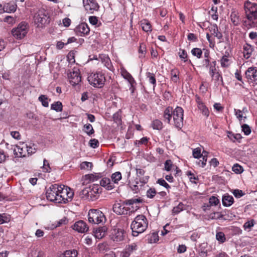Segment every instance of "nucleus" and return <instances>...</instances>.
Returning <instances> with one entry per match:
<instances>
[{
	"mask_svg": "<svg viewBox=\"0 0 257 257\" xmlns=\"http://www.w3.org/2000/svg\"><path fill=\"white\" fill-rule=\"evenodd\" d=\"M100 58L104 66L109 70L113 71L114 70L110 58L106 55H101Z\"/></svg>",
	"mask_w": 257,
	"mask_h": 257,
	"instance_id": "412c9836",
	"label": "nucleus"
},
{
	"mask_svg": "<svg viewBox=\"0 0 257 257\" xmlns=\"http://www.w3.org/2000/svg\"><path fill=\"white\" fill-rule=\"evenodd\" d=\"M254 225V220H251L246 222L243 225V228L245 230H250V229Z\"/></svg>",
	"mask_w": 257,
	"mask_h": 257,
	"instance_id": "4d7b16f0",
	"label": "nucleus"
},
{
	"mask_svg": "<svg viewBox=\"0 0 257 257\" xmlns=\"http://www.w3.org/2000/svg\"><path fill=\"white\" fill-rule=\"evenodd\" d=\"M121 74L123 77L125 79L127 80L129 83H136L135 80H134V78L132 77L131 74L129 73L126 70L122 71L121 72Z\"/></svg>",
	"mask_w": 257,
	"mask_h": 257,
	"instance_id": "c756f323",
	"label": "nucleus"
},
{
	"mask_svg": "<svg viewBox=\"0 0 257 257\" xmlns=\"http://www.w3.org/2000/svg\"><path fill=\"white\" fill-rule=\"evenodd\" d=\"M179 71L177 69H172L171 71V79L174 82L176 83L179 80Z\"/></svg>",
	"mask_w": 257,
	"mask_h": 257,
	"instance_id": "2f4dec72",
	"label": "nucleus"
},
{
	"mask_svg": "<svg viewBox=\"0 0 257 257\" xmlns=\"http://www.w3.org/2000/svg\"><path fill=\"white\" fill-rule=\"evenodd\" d=\"M186 174L188 176L189 180L191 182L196 183V180H197V178L193 173H191V171H187Z\"/></svg>",
	"mask_w": 257,
	"mask_h": 257,
	"instance_id": "0e129e2a",
	"label": "nucleus"
},
{
	"mask_svg": "<svg viewBox=\"0 0 257 257\" xmlns=\"http://www.w3.org/2000/svg\"><path fill=\"white\" fill-rule=\"evenodd\" d=\"M157 191L154 188H150L147 190L146 195L149 198H153L156 195Z\"/></svg>",
	"mask_w": 257,
	"mask_h": 257,
	"instance_id": "09e8293b",
	"label": "nucleus"
},
{
	"mask_svg": "<svg viewBox=\"0 0 257 257\" xmlns=\"http://www.w3.org/2000/svg\"><path fill=\"white\" fill-rule=\"evenodd\" d=\"M193 155L195 158H199L202 155L201 154V150L199 148L194 149L193 151Z\"/></svg>",
	"mask_w": 257,
	"mask_h": 257,
	"instance_id": "e2e57ef3",
	"label": "nucleus"
},
{
	"mask_svg": "<svg viewBox=\"0 0 257 257\" xmlns=\"http://www.w3.org/2000/svg\"><path fill=\"white\" fill-rule=\"evenodd\" d=\"M147 77L149 79V82L153 85V88L154 89L156 84V80L155 74L149 72L147 73Z\"/></svg>",
	"mask_w": 257,
	"mask_h": 257,
	"instance_id": "a19ab883",
	"label": "nucleus"
},
{
	"mask_svg": "<svg viewBox=\"0 0 257 257\" xmlns=\"http://www.w3.org/2000/svg\"><path fill=\"white\" fill-rule=\"evenodd\" d=\"M197 107L201 111L203 115L206 117L209 116V111L204 103L199 104Z\"/></svg>",
	"mask_w": 257,
	"mask_h": 257,
	"instance_id": "e433bc0d",
	"label": "nucleus"
},
{
	"mask_svg": "<svg viewBox=\"0 0 257 257\" xmlns=\"http://www.w3.org/2000/svg\"><path fill=\"white\" fill-rule=\"evenodd\" d=\"M157 183L159 184L160 185L164 187L167 189H169L171 188L170 186L166 182V181L164 179L162 178L159 179L157 181Z\"/></svg>",
	"mask_w": 257,
	"mask_h": 257,
	"instance_id": "864d4df0",
	"label": "nucleus"
},
{
	"mask_svg": "<svg viewBox=\"0 0 257 257\" xmlns=\"http://www.w3.org/2000/svg\"><path fill=\"white\" fill-rule=\"evenodd\" d=\"M17 5L14 2L7 3L4 6L5 12L7 13L15 12L17 10Z\"/></svg>",
	"mask_w": 257,
	"mask_h": 257,
	"instance_id": "393cba45",
	"label": "nucleus"
},
{
	"mask_svg": "<svg viewBox=\"0 0 257 257\" xmlns=\"http://www.w3.org/2000/svg\"><path fill=\"white\" fill-rule=\"evenodd\" d=\"M223 215L220 212H214L210 215V218L212 219H218L222 218Z\"/></svg>",
	"mask_w": 257,
	"mask_h": 257,
	"instance_id": "680f3d73",
	"label": "nucleus"
},
{
	"mask_svg": "<svg viewBox=\"0 0 257 257\" xmlns=\"http://www.w3.org/2000/svg\"><path fill=\"white\" fill-rule=\"evenodd\" d=\"M232 170L234 173L236 174H240L243 171V168L237 164H234L233 166Z\"/></svg>",
	"mask_w": 257,
	"mask_h": 257,
	"instance_id": "8fccbe9b",
	"label": "nucleus"
},
{
	"mask_svg": "<svg viewBox=\"0 0 257 257\" xmlns=\"http://www.w3.org/2000/svg\"><path fill=\"white\" fill-rule=\"evenodd\" d=\"M104 75L100 72L92 73L88 77V81L90 85L96 88L102 87L105 82Z\"/></svg>",
	"mask_w": 257,
	"mask_h": 257,
	"instance_id": "6e6552de",
	"label": "nucleus"
},
{
	"mask_svg": "<svg viewBox=\"0 0 257 257\" xmlns=\"http://www.w3.org/2000/svg\"><path fill=\"white\" fill-rule=\"evenodd\" d=\"M222 202L223 206L228 207L233 204L234 199L232 196L226 194L223 196Z\"/></svg>",
	"mask_w": 257,
	"mask_h": 257,
	"instance_id": "4be33fe9",
	"label": "nucleus"
},
{
	"mask_svg": "<svg viewBox=\"0 0 257 257\" xmlns=\"http://www.w3.org/2000/svg\"><path fill=\"white\" fill-rule=\"evenodd\" d=\"M83 3L85 10L90 13L98 11L99 8L95 0H83Z\"/></svg>",
	"mask_w": 257,
	"mask_h": 257,
	"instance_id": "f8f14e48",
	"label": "nucleus"
},
{
	"mask_svg": "<svg viewBox=\"0 0 257 257\" xmlns=\"http://www.w3.org/2000/svg\"><path fill=\"white\" fill-rule=\"evenodd\" d=\"M216 65V62L215 61L210 63L209 73L211 77L219 71L217 70Z\"/></svg>",
	"mask_w": 257,
	"mask_h": 257,
	"instance_id": "4c0bfd02",
	"label": "nucleus"
},
{
	"mask_svg": "<svg viewBox=\"0 0 257 257\" xmlns=\"http://www.w3.org/2000/svg\"><path fill=\"white\" fill-rule=\"evenodd\" d=\"M111 180L113 183H118V182L121 179V174L119 172H116L111 175Z\"/></svg>",
	"mask_w": 257,
	"mask_h": 257,
	"instance_id": "58836bf2",
	"label": "nucleus"
},
{
	"mask_svg": "<svg viewBox=\"0 0 257 257\" xmlns=\"http://www.w3.org/2000/svg\"><path fill=\"white\" fill-rule=\"evenodd\" d=\"M77 251L76 250H66L64 253L60 255L59 257H77Z\"/></svg>",
	"mask_w": 257,
	"mask_h": 257,
	"instance_id": "7c9ffc66",
	"label": "nucleus"
},
{
	"mask_svg": "<svg viewBox=\"0 0 257 257\" xmlns=\"http://www.w3.org/2000/svg\"><path fill=\"white\" fill-rule=\"evenodd\" d=\"M62 104L60 101H57L52 104L51 105V108L53 109L57 112H60L62 110Z\"/></svg>",
	"mask_w": 257,
	"mask_h": 257,
	"instance_id": "f704fd0d",
	"label": "nucleus"
},
{
	"mask_svg": "<svg viewBox=\"0 0 257 257\" xmlns=\"http://www.w3.org/2000/svg\"><path fill=\"white\" fill-rule=\"evenodd\" d=\"M140 198H132L124 201H116L113 205V211L118 215H127L129 214V209L125 205H134L136 203H142Z\"/></svg>",
	"mask_w": 257,
	"mask_h": 257,
	"instance_id": "7ed1b4c3",
	"label": "nucleus"
},
{
	"mask_svg": "<svg viewBox=\"0 0 257 257\" xmlns=\"http://www.w3.org/2000/svg\"><path fill=\"white\" fill-rule=\"evenodd\" d=\"M34 20L38 27H42L49 23L48 13L44 9H39L35 14Z\"/></svg>",
	"mask_w": 257,
	"mask_h": 257,
	"instance_id": "0eeeda50",
	"label": "nucleus"
},
{
	"mask_svg": "<svg viewBox=\"0 0 257 257\" xmlns=\"http://www.w3.org/2000/svg\"><path fill=\"white\" fill-rule=\"evenodd\" d=\"M249 38L257 45V32H251L249 34Z\"/></svg>",
	"mask_w": 257,
	"mask_h": 257,
	"instance_id": "bf43d9fd",
	"label": "nucleus"
},
{
	"mask_svg": "<svg viewBox=\"0 0 257 257\" xmlns=\"http://www.w3.org/2000/svg\"><path fill=\"white\" fill-rule=\"evenodd\" d=\"M92 167V164L89 162H83L81 163L80 167L81 170H90Z\"/></svg>",
	"mask_w": 257,
	"mask_h": 257,
	"instance_id": "ea45409f",
	"label": "nucleus"
},
{
	"mask_svg": "<svg viewBox=\"0 0 257 257\" xmlns=\"http://www.w3.org/2000/svg\"><path fill=\"white\" fill-rule=\"evenodd\" d=\"M211 77L212 79H214L216 81H219L220 80L222 83L223 82L221 74L219 71L216 73L214 74V75L212 76Z\"/></svg>",
	"mask_w": 257,
	"mask_h": 257,
	"instance_id": "6e6d98bb",
	"label": "nucleus"
},
{
	"mask_svg": "<svg viewBox=\"0 0 257 257\" xmlns=\"http://www.w3.org/2000/svg\"><path fill=\"white\" fill-rule=\"evenodd\" d=\"M74 31L77 35L84 36L89 33L90 29L87 24L82 23L74 29Z\"/></svg>",
	"mask_w": 257,
	"mask_h": 257,
	"instance_id": "dca6fc26",
	"label": "nucleus"
},
{
	"mask_svg": "<svg viewBox=\"0 0 257 257\" xmlns=\"http://www.w3.org/2000/svg\"><path fill=\"white\" fill-rule=\"evenodd\" d=\"M107 231V227L105 226L97 228L93 231L94 235L95 238L101 239L104 236Z\"/></svg>",
	"mask_w": 257,
	"mask_h": 257,
	"instance_id": "6ab92c4d",
	"label": "nucleus"
},
{
	"mask_svg": "<svg viewBox=\"0 0 257 257\" xmlns=\"http://www.w3.org/2000/svg\"><path fill=\"white\" fill-rule=\"evenodd\" d=\"M165 170L167 171H170L173 166L172 162L171 160H167L165 161Z\"/></svg>",
	"mask_w": 257,
	"mask_h": 257,
	"instance_id": "13d9d810",
	"label": "nucleus"
},
{
	"mask_svg": "<svg viewBox=\"0 0 257 257\" xmlns=\"http://www.w3.org/2000/svg\"><path fill=\"white\" fill-rule=\"evenodd\" d=\"M101 177V174L100 173L90 174L85 176L86 179L89 180L91 182L96 181Z\"/></svg>",
	"mask_w": 257,
	"mask_h": 257,
	"instance_id": "c85d7f7f",
	"label": "nucleus"
},
{
	"mask_svg": "<svg viewBox=\"0 0 257 257\" xmlns=\"http://www.w3.org/2000/svg\"><path fill=\"white\" fill-rule=\"evenodd\" d=\"M147 219L144 215H138L131 224L132 235L137 236L140 233L143 232L148 227Z\"/></svg>",
	"mask_w": 257,
	"mask_h": 257,
	"instance_id": "f03ea898",
	"label": "nucleus"
},
{
	"mask_svg": "<svg viewBox=\"0 0 257 257\" xmlns=\"http://www.w3.org/2000/svg\"><path fill=\"white\" fill-rule=\"evenodd\" d=\"M74 195L73 192L69 187L59 185V193L57 197L58 203H66L70 201Z\"/></svg>",
	"mask_w": 257,
	"mask_h": 257,
	"instance_id": "39448f33",
	"label": "nucleus"
},
{
	"mask_svg": "<svg viewBox=\"0 0 257 257\" xmlns=\"http://www.w3.org/2000/svg\"><path fill=\"white\" fill-rule=\"evenodd\" d=\"M43 168L44 171L45 172H50L51 171V168L50 167L49 161L46 159H44L43 161Z\"/></svg>",
	"mask_w": 257,
	"mask_h": 257,
	"instance_id": "3c124183",
	"label": "nucleus"
},
{
	"mask_svg": "<svg viewBox=\"0 0 257 257\" xmlns=\"http://www.w3.org/2000/svg\"><path fill=\"white\" fill-rule=\"evenodd\" d=\"M72 228L73 230L81 233H86L89 230V226L86 222L81 220L76 221L72 226Z\"/></svg>",
	"mask_w": 257,
	"mask_h": 257,
	"instance_id": "ddd939ff",
	"label": "nucleus"
},
{
	"mask_svg": "<svg viewBox=\"0 0 257 257\" xmlns=\"http://www.w3.org/2000/svg\"><path fill=\"white\" fill-rule=\"evenodd\" d=\"M244 8L248 21L253 27H257V4L248 1L246 2L244 5Z\"/></svg>",
	"mask_w": 257,
	"mask_h": 257,
	"instance_id": "20e7f679",
	"label": "nucleus"
},
{
	"mask_svg": "<svg viewBox=\"0 0 257 257\" xmlns=\"http://www.w3.org/2000/svg\"><path fill=\"white\" fill-rule=\"evenodd\" d=\"M28 33L27 24L25 22L20 23L18 26L12 31L13 36L17 39L24 38Z\"/></svg>",
	"mask_w": 257,
	"mask_h": 257,
	"instance_id": "1a4fd4ad",
	"label": "nucleus"
},
{
	"mask_svg": "<svg viewBox=\"0 0 257 257\" xmlns=\"http://www.w3.org/2000/svg\"><path fill=\"white\" fill-rule=\"evenodd\" d=\"M219 203V200L215 196H211L209 200L210 206H216Z\"/></svg>",
	"mask_w": 257,
	"mask_h": 257,
	"instance_id": "603ef678",
	"label": "nucleus"
},
{
	"mask_svg": "<svg viewBox=\"0 0 257 257\" xmlns=\"http://www.w3.org/2000/svg\"><path fill=\"white\" fill-rule=\"evenodd\" d=\"M227 136L228 138L232 142H235V141L240 142V140L242 139V137L239 134H233L232 132H228Z\"/></svg>",
	"mask_w": 257,
	"mask_h": 257,
	"instance_id": "bb28decb",
	"label": "nucleus"
},
{
	"mask_svg": "<svg viewBox=\"0 0 257 257\" xmlns=\"http://www.w3.org/2000/svg\"><path fill=\"white\" fill-rule=\"evenodd\" d=\"M89 144L91 147L96 148L98 146L99 142L97 140L93 139L90 140Z\"/></svg>",
	"mask_w": 257,
	"mask_h": 257,
	"instance_id": "338daca9",
	"label": "nucleus"
},
{
	"mask_svg": "<svg viewBox=\"0 0 257 257\" xmlns=\"http://www.w3.org/2000/svg\"><path fill=\"white\" fill-rule=\"evenodd\" d=\"M209 29L211 35H214L219 40L222 38V35L221 33L219 32L218 27L216 24L211 26Z\"/></svg>",
	"mask_w": 257,
	"mask_h": 257,
	"instance_id": "b1692460",
	"label": "nucleus"
},
{
	"mask_svg": "<svg viewBox=\"0 0 257 257\" xmlns=\"http://www.w3.org/2000/svg\"><path fill=\"white\" fill-rule=\"evenodd\" d=\"M90 190V198L92 200L96 199L101 192L102 189L98 185H93L89 187Z\"/></svg>",
	"mask_w": 257,
	"mask_h": 257,
	"instance_id": "a211bd4d",
	"label": "nucleus"
},
{
	"mask_svg": "<svg viewBox=\"0 0 257 257\" xmlns=\"http://www.w3.org/2000/svg\"><path fill=\"white\" fill-rule=\"evenodd\" d=\"M141 25L143 30L146 32H151L152 30L150 23L146 19L141 21Z\"/></svg>",
	"mask_w": 257,
	"mask_h": 257,
	"instance_id": "a878e982",
	"label": "nucleus"
},
{
	"mask_svg": "<svg viewBox=\"0 0 257 257\" xmlns=\"http://www.w3.org/2000/svg\"><path fill=\"white\" fill-rule=\"evenodd\" d=\"M232 193L236 198H240L244 195V193L241 190L235 189L233 191Z\"/></svg>",
	"mask_w": 257,
	"mask_h": 257,
	"instance_id": "052dcab7",
	"label": "nucleus"
},
{
	"mask_svg": "<svg viewBox=\"0 0 257 257\" xmlns=\"http://www.w3.org/2000/svg\"><path fill=\"white\" fill-rule=\"evenodd\" d=\"M17 150L15 149L14 150V152L15 155L18 157H26L28 156L27 149L28 146L27 144H25V143H22L20 146H16Z\"/></svg>",
	"mask_w": 257,
	"mask_h": 257,
	"instance_id": "f3484780",
	"label": "nucleus"
},
{
	"mask_svg": "<svg viewBox=\"0 0 257 257\" xmlns=\"http://www.w3.org/2000/svg\"><path fill=\"white\" fill-rule=\"evenodd\" d=\"M216 239L220 243H224L226 241V237L223 232L219 231L216 232Z\"/></svg>",
	"mask_w": 257,
	"mask_h": 257,
	"instance_id": "c9c22d12",
	"label": "nucleus"
},
{
	"mask_svg": "<svg viewBox=\"0 0 257 257\" xmlns=\"http://www.w3.org/2000/svg\"><path fill=\"white\" fill-rule=\"evenodd\" d=\"M27 146L28 156L31 155L36 152V148L34 144L30 143L29 145H27Z\"/></svg>",
	"mask_w": 257,
	"mask_h": 257,
	"instance_id": "de8ad7c7",
	"label": "nucleus"
},
{
	"mask_svg": "<svg viewBox=\"0 0 257 257\" xmlns=\"http://www.w3.org/2000/svg\"><path fill=\"white\" fill-rule=\"evenodd\" d=\"M246 78L257 84V67H249L245 73Z\"/></svg>",
	"mask_w": 257,
	"mask_h": 257,
	"instance_id": "2eb2a0df",
	"label": "nucleus"
},
{
	"mask_svg": "<svg viewBox=\"0 0 257 257\" xmlns=\"http://www.w3.org/2000/svg\"><path fill=\"white\" fill-rule=\"evenodd\" d=\"M221 66L226 68L229 66V61L226 56H223L220 60Z\"/></svg>",
	"mask_w": 257,
	"mask_h": 257,
	"instance_id": "79ce46f5",
	"label": "nucleus"
},
{
	"mask_svg": "<svg viewBox=\"0 0 257 257\" xmlns=\"http://www.w3.org/2000/svg\"><path fill=\"white\" fill-rule=\"evenodd\" d=\"M138 203H136V204H134V205H130V207H127V209H129V214L131 213L134 212L135 211H137L139 208V206L137 205Z\"/></svg>",
	"mask_w": 257,
	"mask_h": 257,
	"instance_id": "69168bd1",
	"label": "nucleus"
},
{
	"mask_svg": "<svg viewBox=\"0 0 257 257\" xmlns=\"http://www.w3.org/2000/svg\"><path fill=\"white\" fill-rule=\"evenodd\" d=\"M101 186L105 187L107 190H110L114 188L113 183L108 178H103L100 181Z\"/></svg>",
	"mask_w": 257,
	"mask_h": 257,
	"instance_id": "aec40b11",
	"label": "nucleus"
},
{
	"mask_svg": "<svg viewBox=\"0 0 257 257\" xmlns=\"http://www.w3.org/2000/svg\"><path fill=\"white\" fill-rule=\"evenodd\" d=\"M152 125L154 129L160 130L162 128V122L158 119L154 120Z\"/></svg>",
	"mask_w": 257,
	"mask_h": 257,
	"instance_id": "c03bdc74",
	"label": "nucleus"
},
{
	"mask_svg": "<svg viewBox=\"0 0 257 257\" xmlns=\"http://www.w3.org/2000/svg\"><path fill=\"white\" fill-rule=\"evenodd\" d=\"M90 188H85L80 192L79 195L81 198L83 199H87L90 197Z\"/></svg>",
	"mask_w": 257,
	"mask_h": 257,
	"instance_id": "473e14b6",
	"label": "nucleus"
},
{
	"mask_svg": "<svg viewBox=\"0 0 257 257\" xmlns=\"http://www.w3.org/2000/svg\"><path fill=\"white\" fill-rule=\"evenodd\" d=\"M184 110L181 107L177 106L174 110L172 107H167L164 112V117L170 123L173 117L174 124L177 128H181L183 125Z\"/></svg>",
	"mask_w": 257,
	"mask_h": 257,
	"instance_id": "f257e3e1",
	"label": "nucleus"
},
{
	"mask_svg": "<svg viewBox=\"0 0 257 257\" xmlns=\"http://www.w3.org/2000/svg\"><path fill=\"white\" fill-rule=\"evenodd\" d=\"M242 131L244 133L245 135H248L251 133L250 127L248 125L246 124H243L241 126Z\"/></svg>",
	"mask_w": 257,
	"mask_h": 257,
	"instance_id": "5fc2aeb1",
	"label": "nucleus"
},
{
	"mask_svg": "<svg viewBox=\"0 0 257 257\" xmlns=\"http://www.w3.org/2000/svg\"><path fill=\"white\" fill-rule=\"evenodd\" d=\"M124 230L113 226L110 231V237L114 241H122L124 239Z\"/></svg>",
	"mask_w": 257,
	"mask_h": 257,
	"instance_id": "9b49d317",
	"label": "nucleus"
},
{
	"mask_svg": "<svg viewBox=\"0 0 257 257\" xmlns=\"http://www.w3.org/2000/svg\"><path fill=\"white\" fill-rule=\"evenodd\" d=\"M253 47L248 44H246L243 46V55L246 59H248L250 57L252 52L253 51Z\"/></svg>",
	"mask_w": 257,
	"mask_h": 257,
	"instance_id": "5701e85b",
	"label": "nucleus"
},
{
	"mask_svg": "<svg viewBox=\"0 0 257 257\" xmlns=\"http://www.w3.org/2000/svg\"><path fill=\"white\" fill-rule=\"evenodd\" d=\"M59 193V184H55L51 185L47 189L46 195L47 199L50 201L57 202V197Z\"/></svg>",
	"mask_w": 257,
	"mask_h": 257,
	"instance_id": "9d476101",
	"label": "nucleus"
},
{
	"mask_svg": "<svg viewBox=\"0 0 257 257\" xmlns=\"http://www.w3.org/2000/svg\"><path fill=\"white\" fill-rule=\"evenodd\" d=\"M83 131L85 132L88 136H91L94 133V131L91 124L87 123L84 125Z\"/></svg>",
	"mask_w": 257,
	"mask_h": 257,
	"instance_id": "72a5a7b5",
	"label": "nucleus"
},
{
	"mask_svg": "<svg viewBox=\"0 0 257 257\" xmlns=\"http://www.w3.org/2000/svg\"><path fill=\"white\" fill-rule=\"evenodd\" d=\"M88 221L92 224L103 223L106 218L103 213L99 209H90L88 213Z\"/></svg>",
	"mask_w": 257,
	"mask_h": 257,
	"instance_id": "423d86ee",
	"label": "nucleus"
},
{
	"mask_svg": "<svg viewBox=\"0 0 257 257\" xmlns=\"http://www.w3.org/2000/svg\"><path fill=\"white\" fill-rule=\"evenodd\" d=\"M184 209V205L182 203H180L179 205L174 207L172 209V213L173 215L177 214L182 211Z\"/></svg>",
	"mask_w": 257,
	"mask_h": 257,
	"instance_id": "a18cd8bd",
	"label": "nucleus"
},
{
	"mask_svg": "<svg viewBox=\"0 0 257 257\" xmlns=\"http://www.w3.org/2000/svg\"><path fill=\"white\" fill-rule=\"evenodd\" d=\"M148 242L150 243H155L159 240V236L157 232H154L147 236Z\"/></svg>",
	"mask_w": 257,
	"mask_h": 257,
	"instance_id": "cd10ccee",
	"label": "nucleus"
},
{
	"mask_svg": "<svg viewBox=\"0 0 257 257\" xmlns=\"http://www.w3.org/2000/svg\"><path fill=\"white\" fill-rule=\"evenodd\" d=\"M234 112H235V115H236V117L239 119V120L240 121L243 117L242 111L239 109H234Z\"/></svg>",
	"mask_w": 257,
	"mask_h": 257,
	"instance_id": "774afa93",
	"label": "nucleus"
},
{
	"mask_svg": "<svg viewBox=\"0 0 257 257\" xmlns=\"http://www.w3.org/2000/svg\"><path fill=\"white\" fill-rule=\"evenodd\" d=\"M192 54L198 58H200L202 55V51L201 49L195 48L191 50Z\"/></svg>",
	"mask_w": 257,
	"mask_h": 257,
	"instance_id": "37998d69",
	"label": "nucleus"
},
{
	"mask_svg": "<svg viewBox=\"0 0 257 257\" xmlns=\"http://www.w3.org/2000/svg\"><path fill=\"white\" fill-rule=\"evenodd\" d=\"M39 100L41 102L42 104L44 107H48L49 106V102L48 101V98L44 95H40L38 98Z\"/></svg>",
	"mask_w": 257,
	"mask_h": 257,
	"instance_id": "49530a36",
	"label": "nucleus"
},
{
	"mask_svg": "<svg viewBox=\"0 0 257 257\" xmlns=\"http://www.w3.org/2000/svg\"><path fill=\"white\" fill-rule=\"evenodd\" d=\"M70 83L73 85L78 84L81 81V77L78 69H74L73 72L68 74Z\"/></svg>",
	"mask_w": 257,
	"mask_h": 257,
	"instance_id": "4468645a",
	"label": "nucleus"
}]
</instances>
